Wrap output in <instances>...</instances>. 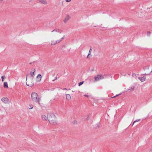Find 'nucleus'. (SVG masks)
Listing matches in <instances>:
<instances>
[{"instance_id": "nucleus-27", "label": "nucleus", "mask_w": 152, "mask_h": 152, "mask_svg": "<svg viewBox=\"0 0 152 152\" xmlns=\"http://www.w3.org/2000/svg\"><path fill=\"white\" fill-rule=\"evenodd\" d=\"M150 152H152V148L150 149Z\"/></svg>"}, {"instance_id": "nucleus-25", "label": "nucleus", "mask_w": 152, "mask_h": 152, "mask_svg": "<svg viewBox=\"0 0 152 152\" xmlns=\"http://www.w3.org/2000/svg\"><path fill=\"white\" fill-rule=\"evenodd\" d=\"M99 126L98 125V124H97V125H96V126H94V127L96 128H97V127H99Z\"/></svg>"}, {"instance_id": "nucleus-6", "label": "nucleus", "mask_w": 152, "mask_h": 152, "mask_svg": "<svg viewBox=\"0 0 152 152\" xmlns=\"http://www.w3.org/2000/svg\"><path fill=\"white\" fill-rule=\"evenodd\" d=\"M42 80V76L40 74L38 75L35 78V81L37 83L40 82Z\"/></svg>"}, {"instance_id": "nucleus-2", "label": "nucleus", "mask_w": 152, "mask_h": 152, "mask_svg": "<svg viewBox=\"0 0 152 152\" xmlns=\"http://www.w3.org/2000/svg\"><path fill=\"white\" fill-rule=\"evenodd\" d=\"M31 99L32 100L36 103H37L39 105L42 104V102L38 94L35 92L31 93Z\"/></svg>"}, {"instance_id": "nucleus-17", "label": "nucleus", "mask_w": 152, "mask_h": 152, "mask_svg": "<svg viewBox=\"0 0 152 152\" xmlns=\"http://www.w3.org/2000/svg\"><path fill=\"white\" fill-rule=\"evenodd\" d=\"M4 88H8V84H7V82H5L4 83Z\"/></svg>"}, {"instance_id": "nucleus-11", "label": "nucleus", "mask_w": 152, "mask_h": 152, "mask_svg": "<svg viewBox=\"0 0 152 152\" xmlns=\"http://www.w3.org/2000/svg\"><path fill=\"white\" fill-rule=\"evenodd\" d=\"M42 118L43 120L47 121L48 120V114L46 116L45 115L43 114L42 115Z\"/></svg>"}, {"instance_id": "nucleus-3", "label": "nucleus", "mask_w": 152, "mask_h": 152, "mask_svg": "<svg viewBox=\"0 0 152 152\" xmlns=\"http://www.w3.org/2000/svg\"><path fill=\"white\" fill-rule=\"evenodd\" d=\"M48 119L50 123H54L56 122V118L54 113L49 112L48 113Z\"/></svg>"}, {"instance_id": "nucleus-14", "label": "nucleus", "mask_w": 152, "mask_h": 152, "mask_svg": "<svg viewBox=\"0 0 152 152\" xmlns=\"http://www.w3.org/2000/svg\"><path fill=\"white\" fill-rule=\"evenodd\" d=\"M138 79L140 80L142 82L144 81L145 79V77H138Z\"/></svg>"}, {"instance_id": "nucleus-26", "label": "nucleus", "mask_w": 152, "mask_h": 152, "mask_svg": "<svg viewBox=\"0 0 152 152\" xmlns=\"http://www.w3.org/2000/svg\"><path fill=\"white\" fill-rule=\"evenodd\" d=\"M57 79V77H55V78L53 80V81H54Z\"/></svg>"}, {"instance_id": "nucleus-5", "label": "nucleus", "mask_w": 152, "mask_h": 152, "mask_svg": "<svg viewBox=\"0 0 152 152\" xmlns=\"http://www.w3.org/2000/svg\"><path fill=\"white\" fill-rule=\"evenodd\" d=\"M26 85L30 87H32L34 85L33 79L32 78H26Z\"/></svg>"}, {"instance_id": "nucleus-19", "label": "nucleus", "mask_w": 152, "mask_h": 152, "mask_svg": "<svg viewBox=\"0 0 152 152\" xmlns=\"http://www.w3.org/2000/svg\"><path fill=\"white\" fill-rule=\"evenodd\" d=\"M33 107H34V105L33 104H29V107H28V108L29 109H32Z\"/></svg>"}, {"instance_id": "nucleus-10", "label": "nucleus", "mask_w": 152, "mask_h": 152, "mask_svg": "<svg viewBox=\"0 0 152 152\" xmlns=\"http://www.w3.org/2000/svg\"><path fill=\"white\" fill-rule=\"evenodd\" d=\"M38 1L41 4H48L46 0H39Z\"/></svg>"}, {"instance_id": "nucleus-13", "label": "nucleus", "mask_w": 152, "mask_h": 152, "mask_svg": "<svg viewBox=\"0 0 152 152\" xmlns=\"http://www.w3.org/2000/svg\"><path fill=\"white\" fill-rule=\"evenodd\" d=\"M92 50V48L90 47V50H89V53L87 57V58H90V55H91Z\"/></svg>"}, {"instance_id": "nucleus-30", "label": "nucleus", "mask_w": 152, "mask_h": 152, "mask_svg": "<svg viewBox=\"0 0 152 152\" xmlns=\"http://www.w3.org/2000/svg\"><path fill=\"white\" fill-rule=\"evenodd\" d=\"M64 90H66V88H64Z\"/></svg>"}, {"instance_id": "nucleus-8", "label": "nucleus", "mask_w": 152, "mask_h": 152, "mask_svg": "<svg viewBox=\"0 0 152 152\" xmlns=\"http://www.w3.org/2000/svg\"><path fill=\"white\" fill-rule=\"evenodd\" d=\"M1 100L5 104H7L9 102L8 99L7 97H3L1 99Z\"/></svg>"}, {"instance_id": "nucleus-12", "label": "nucleus", "mask_w": 152, "mask_h": 152, "mask_svg": "<svg viewBox=\"0 0 152 152\" xmlns=\"http://www.w3.org/2000/svg\"><path fill=\"white\" fill-rule=\"evenodd\" d=\"M35 72V69H32L30 72V75L32 77H34V73Z\"/></svg>"}, {"instance_id": "nucleus-18", "label": "nucleus", "mask_w": 152, "mask_h": 152, "mask_svg": "<svg viewBox=\"0 0 152 152\" xmlns=\"http://www.w3.org/2000/svg\"><path fill=\"white\" fill-rule=\"evenodd\" d=\"M138 15L140 18L142 17L143 16V14L142 13H139L138 14Z\"/></svg>"}, {"instance_id": "nucleus-23", "label": "nucleus", "mask_w": 152, "mask_h": 152, "mask_svg": "<svg viewBox=\"0 0 152 152\" xmlns=\"http://www.w3.org/2000/svg\"><path fill=\"white\" fill-rule=\"evenodd\" d=\"M83 83V82H80V83H79V85L80 86V85H82Z\"/></svg>"}, {"instance_id": "nucleus-15", "label": "nucleus", "mask_w": 152, "mask_h": 152, "mask_svg": "<svg viewBox=\"0 0 152 152\" xmlns=\"http://www.w3.org/2000/svg\"><path fill=\"white\" fill-rule=\"evenodd\" d=\"M66 99L69 100L71 99V97L69 94H66Z\"/></svg>"}, {"instance_id": "nucleus-7", "label": "nucleus", "mask_w": 152, "mask_h": 152, "mask_svg": "<svg viewBox=\"0 0 152 152\" xmlns=\"http://www.w3.org/2000/svg\"><path fill=\"white\" fill-rule=\"evenodd\" d=\"M104 77L101 75H98L94 77V81H96L100 80L102 79Z\"/></svg>"}, {"instance_id": "nucleus-9", "label": "nucleus", "mask_w": 152, "mask_h": 152, "mask_svg": "<svg viewBox=\"0 0 152 152\" xmlns=\"http://www.w3.org/2000/svg\"><path fill=\"white\" fill-rule=\"evenodd\" d=\"M70 18V17L69 15H66V17L64 20V22L65 23H66L67 21Z\"/></svg>"}, {"instance_id": "nucleus-4", "label": "nucleus", "mask_w": 152, "mask_h": 152, "mask_svg": "<svg viewBox=\"0 0 152 152\" xmlns=\"http://www.w3.org/2000/svg\"><path fill=\"white\" fill-rule=\"evenodd\" d=\"M144 70L145 72V74L149 75L152 72V68L150 67L149 66H147L144 68Z\"/></svg>"}, {"instance_id": "nucleus-28", "label": "nucleus", "mask_w": 152, "mask_h": 152, "mask_svg": "<svg viewBox=\"0 0 152 152\" xmlns=\"http://www.w3.org/2000/svg\"><path fill=\"white\" fill-rule=\"evenodd\" d=\"M84 96H86V97H89V96L88 95H84Z\"/></svg>"}, {"instance_id": "nucleus-24", "label": "nucleus", "mask_w": 152, "mask_h": 152, "mask_svg": "<svg viewBox=\"0 0 152 152\" xmlns=\"http://www.w3.org/2000/svg\"><path fill=\"white\" fill-rule=\"evenodd\" d=\"M66 2H69L71 1V0H65Z\"/></svg>"}, {"instance_id": "nucleus-21", "label": "nucleus", "mask_w": 152, "mask_h": 152, "mask_svg": "<svg viewBox=\"0 0 152 152\" xmlns=\"http://www.w3.org/2000/svg\"><path fill=\"white\" fill-rule=\"evenodd\" d=\"M147 36H150L151 35V32L149 31H148L147 33Z\"/></svg>"}, {"instance_id": "nucleus-22", "label": "nucleus", "mask_w": 152, "mask_h": 152, "mask_svg": "<svg viewBox=\"0 0 152 152\" xmlns=\"http://www.w3.org/2000/svg\"><path fill=\"white\" fill-rule=\"evenodd\" d=\"M1 78L2 79V81L3 82L4 81V79L5 78V76H2L1 77Z\"/></svg>"}, {"instance_id": "nucleus-1", "label": "nucleus", "mask_w": 152, "mask_h": 152, "mask_svg": "<svg viewBox=\"0 0 152 152\" xmlns=\"http://www.w3.org/2000/svg\"><path fill=\"white\" fill-rule=\"evenodd\" d=\"M51 36L53 39L50 42V45H54L61 42L64 38L65 36L62 35L58 30H54L51 32Z\"/></svg>"}, {"instance_id": "nucleus-20", "label": "nucleus", "mask_w": 152, "mask_h": 152, "mask_svg": "<svg viewBox=\"0 0 152 152\" xmlns=\"http://www.w3.org/2000/svg\"><path fill=\"white\" fill-rule=\"evenodd\" d=\"M141 121V119H137L133 123V124H134L136 122H139Z\"/></svg>"}, {"instance_id": "nucleus-29", "label": "nucleus", "mask_w": 152, "mask_h": 152, "mask_svg": "<svg viewBox=\"0 0 152 152\" xmlns=\"http://www.w3.org/2000/svg\"><path fill=\"white\" fill-rule=\"evenodd\" d=\"M118 96V95H116V96H114L113 97V98H115V97H116L117 96Z\"/></svg>"}, {"instance_id": "nucleus-16", "label": "nucleus", "mask_w": 152, "mask_h": 152, "mask_svg": "<svg viewBox=\"0 0 152 152\" xmlns=\"http://www.w3.org/2000/svg\"><path fill=\"white\" fill-rule=\"evenodd\" d=\"M129 126V124H123L122 127L124 128H126L128 127Z\"/></svg>"}]
</instances>
